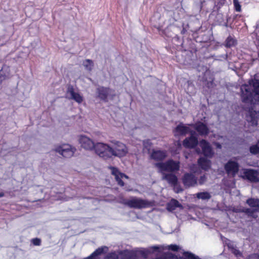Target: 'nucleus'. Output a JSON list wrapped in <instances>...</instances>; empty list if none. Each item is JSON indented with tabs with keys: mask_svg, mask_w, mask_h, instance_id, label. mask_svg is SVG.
<instances>
[{
	"mask_svg": "<svg viewBox=\"0 0 259 259\" xmlns=\"http://www.w3.org/2000/svg\"><path fill=\"white\" fill-rule=\"evenodd\" d=\"M239 177L251 183L259 182V170L251 168H243Z\"/></svg>",
	"mask_w": 259,
	"mask_h": 259,
	"instance_id": "20e7f679",
	"label": "nucleus"
},
{
	"mask_svg": "<svg viewBox=\"0 0 259 259\" xmlns=\"http://www.w3.org/2000/svg\"><path fill=\"white\" fill-rule=\"evenodd\" d=\"M187 252H188V251H186V252H183V256H182V258H183V259H187V258H186V256H185V253H187Z\"/></svg>",
	"mask_w": 259,
	"mask_h": 259,
	"instance_id": "58836bf2",
	"label": "nucleus"
},
{
	"mask_svg": "<svg viewBox=\"0 0 259 259\" xmlns=\"http://www.w3.org/2000/svg\"><path fill=\"white\" fill-rule=\"evenodd\" d=\"M54 151L64 157L69 158L73 155L75 149L70 145L64 144L56 146L54 149Z\"/></svg>",
	"mask_w": 259,
	"mask_h": 259,
	"instance_id": "6e6552de",
	"label": "nucleus"
},
{
	"mask_svg": "<svg viewBox=\"0 0 259 259\" xmlns=\"http://www.w3.org/2000/svg\"><path fill=\"white\" fill-rule=\"evenodd\" d=\"M193 126L201 136H205L208 133L207 127L202 122H197L193 125Z\"/></svg>",
	"mask_w": 259,
	"mask_h": 259,
	"instance_id": "aec40b11",
	"label": "nucleus"
},
{
	"mask_svg": "<svg viewBox=\"0 0 259 259\" xmlns=\"http://www.w3.org/2000/svg\"><path fill=\"white\" fill-rule=\"evenodd\" d=\"M123 203L130 207L135 208H145L149 205V203L148 201L136 197L132 198L128 200H124Z\"/></svg>",
	"mask_w": 259,
	"mask_h": 259,
	"instance_id": "1a4fd4ad",
	"label": "nucleus"
},
{
	"mask_svg": "<svg viewBox=\"0 0 259 259\" xmlns=\"http://www.w3.org/2000/svg\"><path fill=\"white\" fill-rule=\"evenodd\" d=\"M215 145L217 146V148H221L222 146L220 144L218 143H215Z\"/></svg>",
	"mask_w": 259,
	"mask_h": 259,
	"instance_id": "c9c22d12",
	"label": "nucleus"
},
{
	"mask_svg": "<svg viewBox=\"0 0 259 259\" xmlns=\"http://www.w3.org/2000/svg\"><path fill=\"white\" fill-rule=\"evenodd\" d=\"M162 175V179L166 180L169 184L175 185L177 183V178L175 175L172 174H165V172L161 173Z\"/></svg>",
	"mask_w": 259,
	"mask_h": 259,
	"instance_id": "412c9836",
	"label": "nucleus"
},
{
	"mask_svg": "<svg viewBox=\"0 0 259 259\" xmlns=\"http://www.w3.org/2000/svg\"><path fill=\"white\" fill-rule=\"evenodd\" d=\"M178 145L180 147L181 146V143L179 141L178 142Z\"/></svg>",
	"mask_w": 259,
	"mask_h": 259,
	"instance_id": "37998d69",
	"label": "nucleus"
},
{
	"mask_svg": "<svg viewBox=\"0 0 259 259\" xmlns=\"http://www.w3.org/2000/svg\"><path fill=\"white\" fill-rule=\"evenodd\" d=\"M257 199L255 198H250L248 199L246 203L252 207H257Z\"/></svg>",
	"mask_w": 259,
	"mask_h": 259,
	"instance_id": "c756f323",
	"label": "nucleus"
},
{
	"mask_svg": "<svg viewBox=\"0 0 259 259\" xmlns=\"http://www.w3.org/2000/svg\"><path fill=\"white\" fill-rule=\"evenodd\" d=\"M176 208H183L182 205L176 200L172 199L167 205V209L168 211H172Z\"/></svg>",
	"mask_w": 259,
	"mask_h": 259,
	"instance_id": "4be33fe9",
	"label": "nucleus"
},
{
	"mask_svg": "<svg viewBox=\"0 0 259 259\" xmlns=\"http://www.w3.org/2000/svg\"><path fill=\"white\" fill-rule=\"evenodd\" d=\"M206 181V177L205 176H203L200 178L199 180V183L200 185L203 184Z\"/></svg>",
	"mask_w": 259,
	"mask_h": 259,
	"instance_id": "473e14b6",
	"label": "nucleus"
},
{
	"mask_svg": "<svg viewBox=\"0 0 259 259\" xmlns=\"http://www.w3.org/2000/svg\"><path fill=\"white\" fill-rule=\"evenodd\" d=\"M198 163L201 167L205 170H208L210 166V160L205 158H200L198 161Z\"/></svg>",
	"mask_w": 259,
	"mask_h": 259,
	"instance_id": "5701e85b",
	"label": "nucleus"
},
{
	"mask_svg": "<svg viewBox=\"0 0 259 259\" xmlns=\"http://www.w3.org/2000/svg\"><path fill=\"white\" fill-rule=\"evenodd\" d=\"M191 132L188 126L183 123H180L174 130V134L175 136L178 137L180 136H185L188 133H191Z\"/></svg>",
	"mask_w": 259,
	"mask_h": 259,
	"instance_id": "2eb2a0df",
	"label": "nucleus"
},
{
	"mask_svg": "<svg viewBox=\"0 0 259 259\" xmlns=\"http://www.w3.org/2000/svg\"><path fill=\"white\" fill-rule=\"evenodd\" d=\"M245 212L247 213L250 214L251 212H252V211L250 209H247L245 211Z\"/></svg>",
	"mask_w": 259,
	"mask_h": 259,
	"instance_id": "e433bc0d",
	"label": "nucleus"
},
{
	"mask_svg": "<svg viewBox=\"0 0 259 259\" xmlns=\"http://www.w3.org/2000/svg\"><path fill=\"white\" fill-rule=\"evenodd\" d=\"M66 95L69 99L74 100L78 104H80L83 101V97L73 86L70 85L68 86Z\"/></svg>",
	"mask_w": 259,
	"mask_h": 259,
	"instance_id": "9d476101",
	"label": "nucleus"
},
{
	"mask_svg": "<svg viewBox=\"0 0 259 259\" xmlns=\"http://www.w3.org/2000/svg\"><path fill=\"white\" fill-rule=\"evenodd\" d=\"M233 4L234 5L235 9L237 12H241V7L238 0H233Z\"/></svg>",
	"mask_w": 259,
	"mask_h": 259,
	"instance_id": "7c9ffc66",
	"label": "nucleus"
},
{
	"mask_svg": "<svg viewBox=\"0 0 259 259\" xmlns=\"http://www.w3.org/2000/svg\"><path fill=\"white\" fill-rule=\"evenodd\" d=\"M32 242L34 245H40L41 241L39 239L35 238L32 240Z\"/></svg>",
	"mask_w": 259,
	"mask_h": 259,
	"instance_id": "2f4dec72",
	"label": "nucleus"
},
{
	"mask_svg": "<svg viewBox=\"0 0 259 259\" xmlns=\"http://www.w3.org/2000/svg\"><path fill=\"white\" fill-rule=\"evenodd\" d=\"M237 44V40L232 36H229L226 39L224 46L226 48L234 47Z\"/></svg>",
	"mask_w": 259,
	"mask_h": 259,
	"instance_id": "393cba45",
	"label": "nucleus"
},
{
	"mask_svg": "<svg viewBox=\"0 0 259 259\" xmlns=\"http://www.w3.org/2000/svg\"><path fill=\"white\" fill-rule=\"evenodd\" d=\"M249 151L252 154H256L259 153V140L255 144L250 147Z\"/></svg>",
	"mask_w": 259,
	"mask_h": 259,
	"instance_id": "cd10ccee",
	"label": "nucleus"
},
{
	"mask_svg": "<svg viewBox=\"0 0 259 259\" xmlns=\"http://www.w3.org/2000/svg\"><path fill=\"white\" fill-rule=\"evenodd\" d=\"M256 28H259V22H257L256 24Z\"/></svg>",
	"mask_w": 259,
	"mask_h": 259,
	"instance_id": "a19ab883",
	"label": "nucleus"
},
{
	"mask_svg": "<svg viewBox=\"0 0 259 259\" xmlns=\"http://www.w3.org/2000/svg\"><path fill=\"white\" fill-rule=\"evenodd\" d=\"M195 166H195V165H194L193 166V167H191V168H190L191 170L192 171L194 172H196V171H195V170L194 169V168H194V167H195Z\"/></svg>",
	"mask_w": 259,
	"mask_h": 259,
	"instance_id": "4c0bfd02",
	"label": "nucleus"
},
{
	"mask_svg": "<svg viewBox=\"0 0 259 259\" xmlns=\"http://www.w3.org/2000/svg\"><path fill=\"white\" fill-rule=\"evenodd\" d=\"M151 146V143L149 140H146L143 142L144 150L147 151V152L150 154L151 153L150 148Z\"/></svg>",
	"mask_w": 259,
	"mask_h": 259,
	"instance_id": "c85d7f7f",
	"label": "nucleus"
},
{
	"mask_svg": "<svg viewBox=\"0 0 259 259\" xmlns=\"http://www.w3.org/2000/svg\"><path fill=\"white\" fill-rule=\"evenodd\" d=\"M196 195L197 198L202 200H208L211 197L210 194L207 192L197 193Z\"/></svg>",
	"mask_w": 259,
	"mask_h": 259,
	"instance_id": "a878e982",
	"label": "nucleus"
},
{
	"mask_svg": "<svg viewBox=\"0 0 259 259\" xmlns=\"http://www.w3.org/2000/svg\"><path fill=\"white\" fill-rule=\"evenodd\" d=\"M194 132H191V137L186 138L183 141V145L186 148H193L198 144L197 138L193 136Z\"/></svg>",
	"mask_w": 259,
	"mask_h": 259,
	"instance_id": "dca6fc26",
	"label": "nucleus"
},
{
	"mask_svg": "<svg viewBox=\"0 0 259 259\" xmlns=\"http://www.w3.org/2000/svg\"><path fill=\"white\" fill-rule=\"evenodd\" d=\"M255 81H258V80H255Z\"/></svg>",
	"mask_w": 259,
	"mask_h": 259,
	"instance_id": "de8ad7c7",
	"label": "nucleus"
},
{
	"mask_svg": "<svg viewBox=\"0 0 259 259\" xmlns=\"http://www.w3.org/2000/svg\"><path fill=\"white\" fill-rule=\"evenodd\" d=\"M82 65L84 68V69L88 71L91 72L94 66V62L90 59H85L82 61Z\"/></svg>",
	"mask_w": 259,
	"mask_h": 259,
	"instance_id": "b1692460",
	"label": "nucleus"
},
{
	"mask_svg": "<svg viewBox=\"0 0 259 259\" xmlns=\"http://www.w3.org/2000/svg\"><path fill=\"white\" fill-rule=\"evenodd\" d=\"M79 141L81 146L86 150H92L95 148L96 144L91 139L85 135H81Z\"/></svg>",
	"mask_w": 259,
	"mask_h": 259,
	"instance_id": "9b49d317",
	"label": "nucleus"
},
{
	"mask_svg": "<svg viewBox=\"0 0 259 259\" xmlns=\"http://www.w3.org/2000/svg\"><path fill=\"white\" fill-rule=\"evenodd\" d=\"M97 97L104 102L112 100L115 96L114 92L109 88L99 87L97 90Z\"/></svg>",
	"mask_w": 259,
	"mask_h": 259,
	"instance_id": "0eeeda50",
	"label": "nucleus"
},
{
	"mask_svg": "<svg viewBox=\"0 0 259 259\" xmlns=\"http://www.w3.org/2000/svg\"><path fill=\"white\" fill-rule=\"evenodd\" d=\"M199 146L202 148V153L207 157H211L213 155L211 147L207 142L204 140L200 141L199 143Z\"/></svg>",
	"mask_w": 259,
	"mask_h": 259,
	"instance_id": "4468645a",
	"label": "nucleus"
},
{
	"mask_svg": "<svg viewBox=\"0 0 259 259\" xmlns=\"http://www.w3.org/2000/svg\"><path fill=\"white\" fill-rule=\"evenodd\" d=\"M234 254H235L236 255H238L240 254V252L239 250H235L234 252Z\"/></svg>",
	"mask_w": 259,
	"mask_h": 259,
	"instance_id": "f704fd0d",
	"label": "nucleus"
},
{
	"mask_svg": "<svg viewBox=\"0 0 259 259\" xmlns=\"http://www.w3.org/2000/svg\"><path fill=\"white\" fill-rule=\"evenodd\" d=\"M156 166L161 173L165 172L166 171L172 172L179 169L180 163L172 160H169L165 162L157 163L156 164Z\"/></svg>",
	"mask_w": 259,
	"mask_h": 259,
	"instance_id": "7ed1b4c3",
	"label": "nucleus"
},
{
	"mask_svg": "<svg viewBox=\"0 0 259 259\" xmlns=\"http://www.w3.org/2000/svg\"><path fill=\"white\" fill-rule=\"evenodd\" d=\"M185 157H186V158H188V156H187V155H186V156H185Z\"/></svg>",
	"mask_w": 259,
	"mask_h": 259,
	"instance_id": "a18cd8bd",
	"label": "nucleus"
},
{
	"mask_svg": "<svg viewBox=\"0 0 259 259\" xmlns=\"http://www.w3.org/2000/svg\"><path fill=\"white\" fill-rule=\"evenodd\" d=\"M111 156H115L118 157H122L126 156L128 153V150L126 146L117 141H111Z\"/></svg>",
	"mask_w": 259,
	"mask_h": 259,
	"instance_id": "f03ea898",
	"label": "nucleus"
},
{
	"mask_svg": "<svg viewBox=\"0 0 259 259\" xmlns=\"http://www.w3.org/2000/svg\"><path fill=\"white\" fill-rule=\"evenodd\" d=\"M220 25L225 26L226 27L228 26L227 22H225L224 23H222V22H220Z\"/></svg>",
	"mask_w": 259,
	"mask_h": 259,
	"instance_id": "72a5a7b5",
	"label": "nucleus"
},
{
	"mask_svg": "<svg viewBox=\"0 0 259 259\" xmlns=\"http://www.w3.org/2000/svg\"><path fill=\"white\" fill-rule=\"evenodd\" d=\"M150 156L151 159L155 160H161L166 157V154L164 151L152 150Z\"/></svg>",
	"mask_w": 259,
	"mask_h": 259,
	"instance_id": "6ab92c4d",
	"label": "nucleus"
},
{
	"mask_svg": "<svg viewBox=\"0 0 259 259\" xmlns=\"http://www.w3.org/2000/svg\"><path fill=\"white\" fill-rule=\"evenodd\" d=\"M95 151L100 157L104 159H108L112 157L111 145H109L104 143H97L96 144Z\"/></svg>",
	"mask_w": 259,
	"mask_h": 259,
	"instance_id": "39448f33",
	"label": "nucleus"
},
{
	"mask_svg": "<svg viewBox=\"0 0 259 259\" xmlns=\"http://www.w3.org/2000/svg\"><path fill=\"white\" fill-rule=\"evenodd\" d=\"M183 183L187 186H194L197 183L196 178L192 174H186L183 179Z\"/></svg>",
	"mask_w": 259,
	"mask_h": 259,
	"instance_id": "a211bd4d",
	"label": "nucleus"
},
{
	"mask_svg": "<svg viewBox=\"0 0 259 259\" xmlns=\"http://www.w3.org/2000/svg\"><path fill=\"white\" fill-rule=\"evenodd\" d=\"M4 196V193L3 192H1L0 193V198L3 197Z\"/></svg>",
	"mask_w": 259,
	"mask_h": 259,
	"instance_id": "79ce46f5",
	"label": "nucleus"
},
{
	"mask_svg": "<svg viewBox=\"0 0 259 259\" xmlns=\"http://www.w3.org/2000/svg\"><path fill=\"white\" fill-rule=\"evenodd\" d=\"M109 168L111 169V174L114 176L115 179L118 184L121 186H123L124 185L123 180L128 179V177L124 174L120 172L118 169L114 167L111 166Z\"/></svg>",
	"mask_w": 259,
	"mask_h": 259,
	"instance_id": "f8f14e48",
	"label": "nucleus"
},
{
	"mask_svg": "<svg viewBox=\"0 0 259 259\" xmlns=\"http://www.w3.org/2000/svg\"><path fill=\"white\" fill-rule=\"evenodd\" d=\"M196 152L198 153V154H200L201 153V151L199 149H196Z\"/></svg>",
	"mask_w": 259,
	"mask_h": 259,
	"instance_id": "ea45409f",
	"label": "nucleus"
},
{
	"mask_svg": "<svg viewBox=\"0 0 259 259\" xmlns=\"http://www.w3.org/2000/svg\"><path fill=\"white\" fill-rule=\"evenodd\" d=\"M180 249L179 246L177 245H170L168 246L164 245H160V246H153L149 248V252L151 251V250H157L159 252L164 250L165 249H170L173 251H177Z\"/></svg>",
	"mask_w": 259,
	"mask_h": 259,
	"instance_id": "f3484780",
	"label": "nucleus"
},
{
	"mask_svg": "<svg viewBox=\"0 0 259 259\" xmlns=\"http://www.w3.org/2000/svg\"><path fill=\"white\" fill-rule=\"evenodd\" d=\"M257 202H257L258 203V204H257V208H259V199H257Z\"/></svg>",
	"mask_w": 259,
	"mask_h": 259,
	"instance_id": "c03bdc74",
	"label": "nucleus"
},
{
	"mask_svg": "<svg viewBox=\"0 0 259 259\" xmlns=\"http://www.w3.org/2000/svg\"><path fill=\"white\" fill-rule=\"evenodd\" d=\"M224 168L229 177L234 178L239 171V164L236 160L230 159L225 164Z\"/></svg>",
	"mask_w": 259,
	"mask_h": 259,
	"instance_id": "423d86ee",
	"label": "nucleus"
},
{
	"mask_svg": "<svg viewBox=\"0 0 259 259\" xmlns=\"http://www.w3.org/2000/svg\"><path fill=\"white\" fill-rule=\"evenodd\" d=\"M240 90L242 102L251 106L246 115V120L250 125H256L258 113L253 110V107L259 101V82H245L241 85Z\"/></svg>",
	"mask_w": 259,
	"mask_h": 259,
	"instance_id": "f257e3e1",
	"label": "nucleus"
},
{
	"mask_svg": "<svg viewBox=\"0 0 259 259\" xmlns=\"http://www.w3.org/2000/svg\"><path fill=\"white\" fill-rule=\"evenodd\" d=\"M8 67L5 66L0 70V81H4L7 79L8 76Z\"/></svg>",
	"mask_w": 259,
	"mask_h": 259,
	"instance_id": "bb28decb",
	"label": "nucleus"
},
{
	"mask_svg": "<svg viewBox=\"0 0 259 259\" xmlns=\"http://www.w3.org/2000/svg\"><path fill=\"white\" fill-rule=\"evenodd\" d=\"M251 166H255V164H252V165H251Z\"/></svg>",
	"mask_w": 259,
	"mask_h": 259,
	"instance_id": "49530a36",
	"label": "nucleus"
},
{
	"mask_svg": "<svg viewBox=\"0 0 259 259\" xmlns=\"http://www.w3.org/2000/svg\"><path fill=\"white\" fill-rule=\"evenodd\" d=\"M127 250L119 251L108 254L105 259H128Z\"/></svg>",
	"mask_w": 259,
	"mask_h": 259,
	"instance_id": "ddd939ff",
	"label": "nucleus"
}]
</instances>
